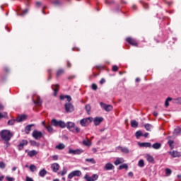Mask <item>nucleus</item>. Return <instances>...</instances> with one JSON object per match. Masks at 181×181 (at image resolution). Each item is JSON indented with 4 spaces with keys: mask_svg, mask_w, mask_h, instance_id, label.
Returning <instances> with one entry per match:
<instances>
[{
    "mask_svg": "<svg viewBox=\"0 0 181 181\" xmlns=\"http://www.w3.org/2000/svg\"><path fill=\"white\" fill-rule=\"evenodd\" d=\"M100 105L105 110V111H107V112H110V111H112V109L114 108L112 105H107L103 102L100 103Z\"/></svg>",
    "mask_w": 181,
    "mask_h": 181,
    "instance_id": "20e7f679",
    "label": "nucleus"
},
{
    "mask_svg": "<svg viewBox=\"0 0 181 181\" xmlns=\"http://www.w3.org/2000/svg\"><path fill=\"white\" fill-rule=\"evenodd\" d=\"M30 144L33 146H38L39 144L37 142H36L34 140H30Z\"/></svg>",
    "mask_w": 181,
    "mask_h": 181,
    "instance_id": "4c0bfd02",
    "label": "nucleus"
},
{
    "mask_svg": "<svg viewBox=\"0 0 181 181\" xmlns=\"http://www.w3.org/2000/svg\"><path fill=\"white\" fill-rule=\"evenodd\" d=\"M119 169L122 170V169H128V165L127 164H122L121 165L119 166Z\"/></svg>",
    "mask_w": 181,
    "mask_h": 181,
    "instance_id": "37998d69",
    "label": "nucleus"
},
{
    "mask_svg": "<svg viewBox=\"0 0 181 181\" xmlns=\"http://www.w3.org/2000/svg\"><path fill=\"white\" fill-rule=\"evenodd\" d=\"M131 125L132 128H138L139 124H138V122H136V120H132Z\"/></svg>",
    "mask_w": 181,
    "mask_h": 181,
    "instance_id": "cd10ccee",
    "label": "nucleus"
},
{
    "mask_svg": "<svg viewBox=\"0 0 181 181\" xmlns=\"http://www.w3.org/2000/svg\"><path fill=\"white\" fill-rule=\"evenodd\" d=\"M64 74V70L63 69H59L57 71V77H60V76H63Z\"/></svg>",
    "mask_w": 181,
    "mask_h": 181,
    "instance_id": "c756f323",
    "label": "nucleus"
},
{
    "mask_svg": "<svg viewBox=\"0 0 181 181\" xmlns=\"http://www.w3.org/2000/svg\"><path fill=\"white\" fill-rule=\"evenodd\" d=\"M8 115L6 112H4V113L0 112V119L2 118H5Z\"/></svg>",
    "mask_w": 181,
    "mask_h": 181,
    "instance_id": "a18cd8bd",
    "label": "nucleus"
},
{
    "mask_svg": "<svg viewBox=\"0 0 181 181\" xmlns=\"http://www.w3.org/2000/svg\"><path fill=\"white\" fill-rule=\"evenodd\" d=\"M62 2L60 1V0H55L54 2H53V4L55 6H59V5H62Z\"/></svg>",
    "mask_w": 181,
    "mask_h": 181,
    "instance_id": "c9c22d12",
    "label": "nucleus"
},
{
    "mask_svg": "<svg viewBox=\"0 0 181 181\" xmlns=\"http://www.w3.org/2000/svg\"><path fill=\"white\" fill-rule=\"evenodd\" d=\"M37 168L35 165H30V170L32 172H35V170H37Z\"/></svg>",
    "mask_w": 181,
    "mask_h": 181,
    "instance_id": "58836bf2",
    "label": "nucleus"
},
{
    "mask_svg": "<svg viewBox=\"0 0 181 181\" xmlns=\"http://www.w3.org/2000/svg\"><path fill=\"white\" fill-rule=\"evenodd\" d=\"M0 136L2 141H4L6 148H8L9 146V141L12 136H13V133L11 132L9 130L4 129L0 132Z\"/></svg>",
    "mask_w": 181,
    "mask_h": 181,
    "instance_id": "f257e3e1",
    "label": "nucleus"
},
{
    "mask_svg": "<svg viewBox=\"0 0 181 181\" xmlns=\"http://www.w3.org/2000/svg\"><path fill=\"white\" fill-rule=\"evenodd\" d=\"M67 67L69 68V69H70V67H71V63H70V62H67Z\"/></svg>",
    "mask_w": 181,
    "mask_h": 181,
    "instance_id": "e2e57ef3",
    "label": "nucleus"
},
{
    "mask_svg": "<svg viewBox=\"0 0 181 181\" xmlns=\"http://www.w3.org/2000/svg\"><path fill=\"white\" fill-rule=\"evenodd\" d=\"M138 166H139V168H144L145 166V162L144 160L141 159L139 161Z\"/></svg>",
    "mask_w": 181,
    "mask_h": 181,
    "instance_id": "f704fd0d",
    "label": "nucleus"
},
{
    "mask_svg": "<svg viewBox=\"0 0 181 181\" xmlns=\"http://www.w3.org/2000/svg\"><path fill=\"white\" fill-rule=\"evenodd\" d=\"M114 165L111 163H107L105 167H104V170H112L114 169Z\"/></svg>",
    "mask_w": 181,
    "mask_h": 181,
    "instance_id": "f8f14e48",
    "label": "nucleus"
},
{
    "mask_svg": "<svg viewBox=\"0 0 181 181\" xmlns=\"http://www.w3.org/2000/svg\"><path fill=\"white\" fill-rule=\"evenodd\" d=\"M112 71H118V66H117V65H114L112 66Z\"/></svg>",
    "mask_w": 181,
    "mask_h": 181,
    "instance_id": "6e6d98bb",
    "label": "nucleus"
},
{
    "mask_svg": "<svg viewBox=\"0 0 181 181\" xmlns=\"http://www.w3.org/2000/svg\"><path fill=\"white\" fill-rule=\"evenodd\" d=\"M91 122H93V117H87L80 121V124L82 127H87V125L91 124Z\"/></svg>",
    "mask_w": 181,
    "mask_h": 181,
    "instance_id": "7ed1b4c3",
    "label": "nucleus"
},
{
    "mask_svg": "<svg viewBox=\"0 0 181 181\" xmlns=\"http://www.w3.org/2000/svg\"><path fill=\"white\" fill-rule=\"evenodd\" d=\"M32 127H33V124H29V125L26 126V127H25L26 134H29V132H30V131L32 129Z\"/></svg>",
    "mask_w": 181,
    "mask_h": 181,
    "instance_id": "2f4dec72",
    "label": "nucleus"
},
{
    "mask_svg": "<svg viewBox=\"0 0 181 181\" xmlns=\"http://www.w3.org/2000/svg\"><path fill=\"white\" fill-rule=\"evenodd\" d=\"M47 174V171H46V170L42 169L40 171L39 175L41 177H45V176H46V175Z\"/></svg>",
    "mask_w": 181,
    "mask_h": 181,
    "instance_id": "5701e85b",
    "label": "nucleus"
},
{
    "mask_svg": "<svg viewBox=\"0 0 181 181\" xmlns=\"http://www.w3.org/2000/svg\"><path fill=\"white\" fill-rule=\"evenodd\" d=\"M51 168H52L53 172L56 173L60 168V165H59V163H55L52 164Z\"/></svg>",
    "mask_w": 181,
    "mask_h": 181,
    "instance_id": "ddd939ff",
    "label": "nucleus"
},
{
    "mask_svg": "<svg viewBox=\"0 0 181 181\" xmlns=\"http://www.w3.org/2000/svg\"><path fill=\"white\" fill-rule=\"evenodd\" d=\"M64 148H66V146L64 144H59L56 146V149H59V151H62V149H64Z\"/></svg>",
    "mask_w": 181,
    "mask_h": 181,
    "instance_id": "c85d7f7f",
    "label": "nucleus"
},
{
    "mask_svg": "<svg viewBox=\"0 0 181 181\" xmlns=\"http://www.w3.org/2000/svg\"><path fill=\"white\" fill-rule=\"evenodd\" d=\"M181 133V129L180 127H177L175 129V134H176L177 135V134H180Z\"/></svg>",
    "mask_w": 181,
    "mask_h": 181,
    "instance_id": "de8ad7c7",
    "label": "nucleus"
},
{
    "mask_svg": "<svg viewBox=\"0 0 181 181\" xmlns=\"http://www.w3.org/2000/svg\"><path fill=\"white\" fill-rule=\"evenodd\" d=\"M140 146L144 147V148H151L152 146V144L150 142L146 143H141Z\"/></svg>",
    "mask_w": 181,
    "mask_h": 181,
    "instance_id": "412c9836",
    "label": "nucleus"
},
{
    "mask_svg": "<svg viewBox=\"0 0 181 181\" xmlns=\"http://www.w3.org/2000/svg\"><path fill=\"white\" fill-rule=\"evenodd\" d=\"M26 145H28V141L26 140H23L18 144V149H19V151H22V149H23V146H26Z\"/></svg>",
    "mask_w": 181,
    "mask_h": 181,
    "instance_id": "2eb2a0df",
    "label": "nucleus"
},
{
    "mask_svg": "<svg viewBox=\"0 0 181 181\" xmlns=\"http://www.w3.org/2000/svg\"><path fill=\"white\" fill-rule=\"evenodd\" d=\"M128 176H130V177H132V176H134V173L132 172H129L128 173Z\"/></svg>",
    "mask_w": 181,
    "mask_h": 181,
    "instance_id": "0e129e2a",
    "label": "nucleus"
},
{
    "mask_svg": "<svg viewBox=\"0 0 181 181\" xmlns=\"http://www.w3.org/2000/svg\"><path fill=\"white\" fill-rule=\"evenodd\" d=\"M40 5H42V3L40 1L36 2V6H40Z\"/></svg>",
    "mask_w": 181,
    "mask_h": 181,
    "instance_id": "69168bd1",
    "label": "nucleus"
},
{
    "mask_svg": "<svg viewBox=\"0 0 181 181\" xmlns=\"http://www.w3.org/2000/svg\"><path fill=\"white\" fill-rule=\"evenodd\" d=\"M2 110H4V106L2 104H0V111H2Z\"/></svg>",
    "mask_w": 181,
    "mask_h": 181,
    "instance_id": "774afa93",
    "label": "nucleus"
},
{
    "mask_svg": "<svg viewBox=\"0 0 181 181\" xmlns=\"http://www.w3.org/2000/svg\"><path fill=\"white\" fill-rule=\"evenodd\" d=\"M152 148L153 149H160L162 148V144L160 143H155L152 145Z\"/></svg>",
    "mask_w": 181,
    "mask_h": 181,
    "instance_id": "aec40b11",
    "label": "nucleus"
},
{
    "mask_svg": "<svg viewBox=\"0 0 181 181\" xmlns=\"http://www.w3.org/2000/svg\"><path fill=\"white\" fill-rule=\"evenodd\" d=\"M32 135L35 138V139H40V138L43 136V134L42 133V132H39L37 130H35L33 132Z\"/></svg>",
    "mask_w": 181,
    "mask_h": 181,
    "instance_id": "6e6552de",
    "label": "nucleus"
},
{
    "mask_svg": "<svg viewBox=\"0 0 181 181\" xmlns=\"http://www.w3.org/2000/svg\"><path fill=\"white\" fill-rule=\"evenodd\" d=\"M104 120V119L103 117H95L93 120V122L95 124V125H100V124H101V122H103V121Z\"/></svg>",
    "mask_w": 181,
    "mask_h": 181,
    "instance_id": "dca6fc26",
    "label": "nucleus"
},
{
    "mask_svg": "<svg viewBox=\"0 0 181 181\" xmlns=\"http://www.w3.org/2000/svg\"><path fill=\"white\" fill-rule=\"evenodd\" d=\"M25 181H34L32 177H30L29 176H27L25 177Z\"/></svg>",
    "mask_w": 181,
    "mask_h": 181,
    "instance_id": "4d7b16f0",
    "label": "nucleus"
},
{
    "mask_svg": "<svg viewBox=\"0 0 181 181\" xmlns=\"http://www.w3.org/2000/svg\"><path fill=\"white\" fill-rule=\"evenodd\" d=\"M65 110L67 112H73L74 111V106L70 103H66Z\"/></svg>",
    "mask_w": 181,
    "mask_h": 181,
    "instance_id": "1a4fd4ad",
    "label": "nucleus"
},
{
    "mask_svg": "<svg viewBox=\"0 0 181 181\" xmlns=\"http://www.w3.org/2000/svg\"><path fill=\"white\" fill-rule=\"evenodd\" d=\"M52 159L53 160H57V159H59V156L57 155L53 156Z\"/></svg>",
    "mask_w": 181,
    "mask_h": 181,
    "instance_id": "13d9d810",
    "label": "nucleus"
},
{
    "mask_svg": "<svg viewBox=\"0 0 181 181\" xmlns=\"http://www.w3.org/2000/svg\"><path fill=\"white\" fill-rule=\"evenodd\" d=\"M69 153H73V155H80L81 151H80V150L69 149Z\"/></svg>",
    "mask_w": 181,
    "mask_h": 181,
    "instance_id": "6ab92c4d",
    "label": "nucleus"
},
{
    "mask_svg": "<svg viewBox=\"0 0 181 181\" xmlns=\"http://www.w3.org/2000/svg\"><path fill=\"white\" fill-rule=\"evenodd\" d=\"M52 88L54 91V95L56 97V95H57V93H59V85H52Z\"/></svg>",
    "mask_w": 181,
    "mask_h": 181,
    "instance_id": "a211bd4d",
    "label": "nucleus"
},
{
    "mask_svg": "<svg viewBox=\"0 0 181 181\" xmlns=\"http://www.w3.org/2000/svg\"><path fill=\"white\" fill-rule=\"evenodd\" d=\"M46 129H47L48 132H53V127L50 125L45 126Z\"/></svg>",
    "mask_w": 181,
    "mask_h": 181,
    "instance_id": "ea45409f",
    "label": "nucleus"
},
{
    "mask_svg": "<svg viewBox=\"0 0 181 181\" xmlns=\"http://www.w3.org/2000/svg\"><path fill=\"white\" fill-rule=\"evenodd\" d=\"M67 173V168L66 167L63 168L62 171L58 173V175H61V176H64Z\"/></svg>",
    "mask_w": 181,
    "mask_h": 181,
    "instance_id": "a878e982",
    "label": "nucleus"
},
{
    "mask_svg": "<svg viewBox=\"0 0 181 181\" xmlns=\"http://www.w3.org/2000/svg\"><path fill=\"white\" fill-rule=\"evenodd\" d=\"M173 102V104H177V99L175 98V99H172L171 100Z\"/></svg>",
    "mask_w": 181,
    "mask_h": 181,
    "instance_id": "bf43d9fd",
    "label": "nucleus"
},
{
    "mask_svg": "<svg viewBox=\"0 0 181 181\" xmlns=\"http://www.w3.org/2000/svg\"><path fill=\"white\" fill-rule=\"evenodd\" d=\"M6 167V164H5V163L4 162H0V168L1 169H5V168Z\"/></svg>",
    "mask_w": 181,
    "mask_h": 181,
    "instance_id": "49530a36",
    "label": "nucleus"
},
{
    "mask_svg": "<svg viewBox=\"0 0 181 181\" xmlns=\"http://www.w3.org/2000/svg\"><path fill=\"white\" fill-rule=\"evenodd\" d=\"M51 125H52V127H59V128H66V122L56 119L51 120Z\"/></svg>",
    "mask_w": 181,
    "mask_h": 181,
    "instance_id": "f03ea898",
    "label": "nucleus"
},
{
    "mask_svg": "<svg viewBox=\"0 0 181 181\" xmlns=\"http://www.w3.org/2000/svg\"><path fill=\"white\" fill-rule=\"evenodd\" d=\"M66 98L69 103H70L71 101V97L70 95H62L60 96V100H66Z\"/></svg>",
    "mask_w": 181,
    "mask_h": 181,
    "instance_id": "4be33fe9",
    "label": "nucleus"
},
{
    "mask_svg": "<svg viewBox=\"0 0 181 181\" xmlns=\"http://www.w3.org/2000/svg\"><path fill=\"white\" fill-rule=\"evenodd\" d=\"M81 175V171L76 170L74 171H72L71 173L68 175V179H73L74 176L79 177Z\"/></svg>",
    "mask_w": 181,
    "mask_h": 181,
    "instance_id": "39448f33",
    "label": "nucleus"
},
{
    "mask_svg": "<svg viewBox=\"0 0 181 181\" xmlns=\"http://www.w3.org/2000/svg\"><path fill=\"white\" fill-rule=\"evenodd\" d=\"M124 162V159L122 158H117L115 161V165H120V163H123Z\"/></svg>",
    "mask_w": 181,
    "mask_h": 181,
    "instance_id": "7c9ffc66",
    "label": "nucleus"
},
{
    "mask_svg": "<svg viewBox=\"0 0 181 181\" xmlns=\"http://www.w3.org/2000/svg\"><path fill=\"white\" fill-rule=\"evenodd\" d=\"M165 173L166 175H172V170L169 169V168H166L165 169Z\"/></svg>",
    "mask_w": 181,
    "mask_h": 181,
    "instance_id": "8fccbe9b",
    "label": "nucleus"
},
{
    "mask_svg": "<svg viewBox=\"0 0 181 181\" xmlns=\"http://www.w3.org/2000/svg\"><path fill=\"white\" fill-rule=\"evenodd\" d=\"M92 88L94 90H96L97 88H98V86H97V84H92Z\"/></svg>",
    "mask_w": 181,
    "mask_h": 181,
    "instance_id": "5fc2aeb1",
    "label": "nucleus"
},
{
    "mask_svg": "<svg viewBox=\"0 0 181 181\" xmlns=\"http://www.w3.org/2000/svg\"><path fill=\"white\" fill-rule=\"evenodd\" d=\"M37 153V151H36V150H33L28 152V155L30 156V158H33V156H35Z\"/></svg>",
    "mask_w": 181,
    "mask_h": 181,
    "instance_id": "bb28decb",
    "label": "nucleus"
},
{
    "mask_svg": "<svg viewBox=\"0 0 181 181\" xmlns=\"http://www.w3.org/2000/svg\"><path fill=\"white\" fill-rule=\"evenodd\" d=\"M66 127L69 131H71L72 132H74V127H76V124L74 122H69L67 124H66Z\"/></svg>",
    "mask_w": 181,
    "mask_h": 181,
    "instance_id": "9b49d317",
    "label": "nucleus"
},
{
    "mask_svg": "<svg viewBox=\"0 0 181 181\" xmlns=\"http://www.w3.org/2000/svg\"><path fill=\"white\" fill-rule=\"evenodd\" d=\"M144 128H146V131H151L153 126L151 124H146Z\"/></svg>",
    "mask_w": 181,
    "mask_h": 181,
    "instance_id": "473e14b6",
    "label": "nucleus"
},
{
    "mask_svg": "<svg viewBox=\"0 0 181 181\" xmlns=\"http://www.w3.org/2000/svg\"><path fill=\"white\" fill-rule=\"evenodd\" d=\"M25 13H28V9H25L23 11L22 15H25Z\"/></svg>",
    "mask_w": 181,
    "mask_h": 181,
    "instance_id": "338daca9",
    "label": "nucleus"
},
{
    "mask_svg": "<svg viewBox=\"0 0 181 181\" xmlns=\"http://www.w3.org/2000/svg\"><path fill=\"white\" fill-rule=\"evenodd\" d=\"M104 83H105V79L102 78V79L100 81V84H104Z\"/></svg>",
    "mask_w": 181,
    "mask_h": 181,
    "instance_id": "680f3d73",
    "label": "nucleus"
},
{
    "mask_svg": "<svg viewBox=\"0 0 181 181\" xmlns=\"http://www.w3.org/2000/svg\"><path fill=\"white\" fill-rule=\"evenodd\" d=\"M177 104H181V98H177Z\"/></svg>",
    "mask_w": 181,
    "mask_h": 181,
    "instance_id": "052dcab7",
    "label": "nucleus"
},
{
    "mask_svg": "<svg viewBox=\"0 0 181 181\" xmlns=\"http://www.w3.org/2000/svg\"><path fill=\"white\" fill-rule=\"evenodd\" d=\"M136 137L137 138V139H139V137L142 136V132L141 131H138L136 132Z\"/></svg>",
    "mask_w": 181,
    "mask_h": 181,
    "instance_id": "a19ab883",
    "label": "nucleus"
},
{
    "mask_svg": "<svg viewBox=\"0 0 181 181\" xmlns=\"http://www.w3.org/2000/svg\"><path fill=\"white\" fill-rule=\"evenodd\" d=\"M86 162H88L89 163H92L93 165L95 164V160L94 158H86Z\"/></svg>",
    "mask_w": 181,
    "mask_h": 181,
    "instance_id": "72a5a7b5",
    "label": "nucleus"
},
{
    "mask_svg": "<svg viewBox=\"0 0 181 181\" xmlns=\"http://www.w3.org/2000/svg\"><path fill=\"white\" fill-rule=\"evenodd\" d=\"M83 144L85 145V146H91V141H90L88 139L83 140Z\"/></svg>",
    "mask_w": 181,
    "mask_h": 181,
    "instance_id": "393cba45",
    "label": "nucleus"
},
{
    "mask_svg": "<svg viewBox=\"0 0 181 181\" xmlns=\"http://www.w3.org/2000/svg\"><path fill=\"white\" fill-rule=\"evenodd\" d=\"M169 154L173 156V158H180V153L179 151H169Z\"/></svg>",
    "mask_w": 181,
    "mask_h": 181,
    "instance_id": "4468645a",
    "label": "nucleus"
},
{
    "mask_svg": "<svg viewBox=\"0 0 181 181\" xmlns=\"http://www.w3.org/2000/svg\"><path fill=\"white\" fill-rule=\"evenodd\" d=\"M85 179L86 181H95L98 179V175L97 174L93 175V176L90 177L88 175H85Z\"/></svg>",
    "mask_w": 181,
    "mask_h": 181,
    "instance_id": "9d476101",
    "label": "nucleus"
},
{
    "mask_svg": "<svg viewBox=\"0 0 181 181\" xmlns=\"http://www.w3.org/2000/svg\"><path fill=\"white\" fill-rule=\"evenodd\" d=\"M120 150L122 152H123V153H129V150L127 148L120 147Z\"/></svg>",
    "mask_w": 181,
    "mask_h": 181,
    "instance_id": "e433bc0d",
    "label": "nucleus"
},
{
    "mask_svg": "<svg viewBox=\"0 0 181 181\" xmlns=\"http://www.w3.org/2000/svg\"><path fill=\"white\" fill-rule=\"evenodd\" d=\"M6 180H7V181H15V178H13L12 177L6 176Z\"/></svg>",
    "mask_w": 181,
    "mask_h": 181,
    "instance_id": "09e8293b",
    "label": "nucleus"
},
{
    "mask_svg": "<svg viewBox=\"0 0 181 181\" xmlns=\"http://www.w3.org/2000/svg\"><path fill=\"white\" fill-rule=\"evenodd\" d=\"M16 121V120H9V121L8 122V125H13V124H15Z\"/></svg>",
    "mask_w": 181,
    "mask_h": 181,
    "instance_id": "603ef678",
    "label": "nucleus"
},
{
    "mask_svg": "<svg viewBox=\"0 0 181 181\" xmlns=\"http://www.w3.org/2000/svg\"><path fill=\"white\" fill-rule=\"evenodd\" d=\"M85 108L87 112H90V110H91V106L90 105H86Z\"/></svg>",
    "mask_w": 181,
    "mask_h": 181,
    "instance_id": "3c124183",
    "label": "nucleus"
},
{
    "mask_svg": "<svg viewBox=\"0 0 181 181\" xmlns=\"http://www.w3.org/2000/svg\"><path fill=\"white\" fill-rule=\"evenodd\" d=\"M28 118V116L26 115H22L21 116H18L16 119L17 122H22V121H25Z\"/></svg>",
    "mask_w": 181,
    "mask_h": 181,
    "instance_id": "f3484780",
    "label": "nucleus"
},
{
    "mask_svg": "<svg viewBox=\"0 0 181 181\" xmlns=\"http://www.w3.org/2000/svg\"><path fill=\"white\" fill-rule=\"evenodd\" d=\"M33 100L34 102V104H36L38 106L42 105V100L40 99V97L37 95H34L33 96Z\"/></svg>",
    "mask_w": 181,
    "mask_h": 181,
    "instance_id": "423d86ee",
    "label": "nucleus"
},
{
    "mask_svg": "<svg viewBox=\"0 0 181 181\" xmlns=\"http://www.w3.org/2000/svg\"><path fill=\"white\" fill-rule=\"evenodd\" d=\"M146 160H148L150 163H152V162H153V160H155L153 157L149 154L146 156Z\"/></svg>",
    "mask_w": 181,
    "mask_h": 181,
    "instance_id": "b1692460",
    "label": "nucleus"
},
{
    "mask_svg": "<svg viewBox=\"0 0 181 181\" xmlns=\"http://www.w3.org/2000/svg\"><path fill=\"white\" fill-rule=\"evenodd\" d=\"M169 101H172V98H168L165 102V106L168 107L169 106Z\"/></svg>",
    "mask_w": 181,
    "mask_h": 181,
    "instance_id": "79ce46f5",
    "label": "nucleus"
},
{
    "mask_svg": "<svg viewBox=\"0 0 181 181\" xmlns=\"http://www.w3.org/2000/svg\"><path fill=\"white\" fill-rule=\"evenodd\" d=\"M173 144H174L173 141L172 140L168 141V145L171 149H173L175 148V146H173Z\"/></svg>",
    "mask_w": 181,
    "mask_h": 181,
    "instance_id": "c03bdc74",
    "label": "nucleus"
},
{
    "mask_svg": "<svg viewBox=\"0 0 181 181\" xmlns=\"http://www.w3.org/2000/svg\"><path fill=\"white\" fill-rule=\"evenodd\" d=\"M126 41H127L128 43L132 45V46H135L136 47H138V42H136V40L129 37L126 38Z\"/></svg>",
    "mask_w": 181,
    "mask_h": 181,
    "instance_id": "0eeeda50",
    "label": "nucleus"
},
{
    "mask_svg": "<svg viewBox=\"0 0 181 181\" xmlns=\"http://www.w3.org/2000/svg\"><path fill=\"white\" fill-rule=\"evenodd\" d=\"M74 132H76L77 134H78V132H80V128L76 127V126L74 127Z\"/></svg>",
    "mask_w": 181,
    "mask_h": 181,
    "instance_id": "864d4df0",
    "label": "nucleus"
}]
</instances>
